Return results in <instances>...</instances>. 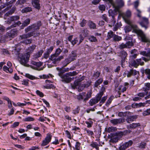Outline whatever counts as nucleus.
<instances>
[{
  "label": "nucleus",
  "mask_w": 150,
  "mask_h": 150,
  "mask_svg": "<svg viewBox=\"0 0 150 150\" xmlns=\"http://www.w3.org/2000/svg\"><path fill=\"white\" fill-rule=\"evenodd\" d=\"M41 22L38 21L36 23L33 24L26 28L25 29V33H27L30 31H32L28 33H27L24 34L20 36V38L21 40L25 39L22 41V43L25 44L31 43L32 40L30 39H27L32 36L34 37L38 36L40 35V33L37 32L36 31L39 29L40 28L41 26Z\"/></svg>",
  "instance_id": "nucleus-1"
},
{
  "label": "nucleus",
  "mask_w": 150,
  "mask_h": 150,
  "mask_svg": "<svg viewBox=\"0 0 150 150\" xmlns=\"http://www.w3.org/2000/svg\"><path fill=\"white\" fill-rule=\"evenodd\" d=\"M130 25L126 26L124 30L125 32L128 33L132 29H133V32L137 34L139 36V38L141 41L144 42H147L149 41V40L146 37L145 34L142 31L140 30L135 25L132 24H129Z\"/></svg>",
  "instance_id": "nucleus-2"
},
{
  "label": "nucleus",
  "mask_w": 150,
  "mask_h": 150,
  "mask_svg": "<svg viewBox=\"0 0 150 150\" xmlns=\"http://www.w3.org/2000/svg\"><path fill=\"white\" fill-rule=\"evenodd\" d=\"M14 52L15 54H18V59L20 63L23 65H25L28 61L30 54L28 53L24 54L19 53L18 51H16V49H15Z\"/></svg>",
  "instance_id": "nucleus-3"
},
{
  "label": "nucleus",
  "mask_w": 150,
  "mask_h": 150,
  "mask_svg": "<svg viewBox=\"0 0 150 150\" xmlns=\"http://www.w3.org/2000/svg\"><path fill=\"white\" fill-rule=\"evenodd\" d=\"M140 54L146 57L147 58L142 57L141 58L136 59V61L137 62V64H138V66L139 65H144V62H143L142 61V59L146 62L150 60V49H149L147 52H146V51H144L141 52Z\"/></svg>",
  "instance_id": "nucleus-4"
},
{
  "label": "nucleus",
  "mask_w": 150,
  "mask_h": 150,
  "mask_svg": "<svg viewBox=\"0 0 150 150\" xmlns=\"http://www.w3.org/2000/svg\"><path fill=\"white\" fill-rule=\"evenodd\" d=\"M103 94V91H102L97 94L95 98H92L89 101V104L90 105L92 106L98 103L100 100Z\"/></svg>",
  "instance_id": "nucleus-5"
},
{
  "label": "nucleus",
  "mask_w": 150,
  "mask_h": 150,
  "mask_svg": "<svg viewBox=\"0 0 150 150\" xmlns=\"http://www.w3.org/2000/svg\"><path fill=\"white\" fill-rule=\"evenodd\" d=\"M131 15V11L129 10H127L125 13H123L122 14V16L126 23L128 24L131 23V22L129 18Z\"/></svg>",
  "instance_id": "nucleus-6"
},
{
  "label": "nucleus",
  "mask_w": 150,
  "mask_h": 150,
  "mask_svg": "<svg viewBox=\"0 0 150 150\" xmlns=\"http://www.w3.org/2000/svg\"><path fill=\"white\" fill-rule=\"evenodd\" d=\"M114 8L113 10L110 9L108 11L109 16H111L112 18H114L115 16H116L117 14V12H120L119 7L118 6H116L114 4V5H112Z\"/></svg>",
  "instance_id": "nucleus-7"
},
{
  "label": "nucleus",
  "mask_w": 150,
  "mask_h": 150,
  "mask_svg": "<svg viewBox=\"0 0 150 150\" xmlns=\"http://www.w3.org/2000/svg\"><path fill=\"white\" fill-rule=\"evenodd\" d=\"M49 59L52 61V63L56 64L58 63L61 59H63V57L62 56L59 57L53 54L51 55Z\"/></svg>",
  "instance_id": "nucleus-8"
},
{
  "label": "nucleus",
  "mask_w": 150,
  "mask_h": 150,
  "mask_svg": "<svg viewBox=\"0 0 150 150\" xmlns=\"http://www.w3.org/2000/svg\"><path fill=\"white\" fill-rule=\"evenodd\" d=\"M140 22V24L146 29L148 27V24L149 23L148 19L145 17H142L139 19Z\"/></svg>",
  "instance_id": "nucleus-9"
},
{
  "label": "nucleus",
  "mask_w": 150,
  "mask_h": 150,
  "mask_svg": "<svg viewBox=\"0 0 150 150\" xmlns=\"http://www.w3.org/2000/svg\"><path fill=\"white\" fill-rule=\"evenodd\" d=\"M119 56L121 57V65L123 67V63L125 62L126 57L127 55V52L124 50H121L119 53Z\"/></svg>",
  "instance_id": "nucleus-10"
},
{
  "label": "nucleus",
  "mask_w": 150,
  "mask_h": 150,
  "mask_svg": "<svg viewBox=\"0 0 150 150\" xmlns=\"http://www.w3.org/2000/svg\"><path fill=\"white\" fill-rule=\"evenodd\" d=\"M17 30L16 29L14 28L8 32L6 34V35L8 37L13 38L17 35Z\"/></svg>",
  "instance_id": "nucleus-11"
},
{
  "label": "nucleus",
  "mask_w": 150,
  "mask_h": 150,
  "mask_svg": "<svg viewBox=\"0 0 150 150\" xmlns=\"http://www.w3.org/2000/svg\"><path fill=\"white\" fill-rule=\"evenodd\" d=\"M67 73L64 74V75L61 77L62 79L61 81L64 83H69L73 80L74 78L70 77L67 74Z\"/></svg>",
  "instance_id": "nucleus-12"
},
{
  "label": "nucleus",
  "mask_w": 150,
  "mask_h": 150,
  "mask_svg": "<svg viewBox=\"0 0 150 150\" xmlns=\"http://www.w3.org/2000/svg\"><path fill=\"white\" fill-rule=\"evenodd\" d=\"M52 137V135L50 134H47L45 139L42 141V143L41 145V146H43L48 144L51 141Z\"/></svg>",
  "instance_id": "nucleus-13"
},
{
  "label": "nucleus",
  "mask_w": 150,
  "mask_h": 150,
  "mask_svg": "<svg viewBox=\"0 0 150 150\" xmlns=\"http://www.w3.org/2000/svg\"><path fill=\"white\" fill-rule=\"evenodd\" d=\"M6 6L7 7L2 11L4 13L10 9L12 6V5H9V4H8V2L6 3H3L0 6V11Z\"/></svg>",
  "instance_id": "nucleus-14"
},
{
  "label": "nucleus",
  "mask_w": 150,
  "mask_h": 150,
  "mask_svg": "<svg viewBox=\"0 0 150 150\" xmlns=\"http://www.w3.org/2000/svg\"><path fill=\"white\" fill-rule=\"evenodd\" d=\"M125 119L122 118L114 119L110 121V122L113 124V125H115L118 124L123 123L125 122Z\"/></svg>",
  "instance_id": "nucleus-15"
},
{
  "label": "nucleus",
  "mask_w": 150,
  "mask_h": 150,
  "mask_svg": "<svg viewBox=\"0 0 150 150\" xmlns=\"http://www.w3.org/2000/svg\"><path fill=\"white\" fill-rule=\"evenodd\" d=\"M133 143V142L131 140H129L128 142H127L121 146V148L122 150H124L128 148L129 147L131 146Z\"/></svg>",
  "instance_id": "nucleus-16"
},
{
  "label": "nucleus",
  "mask_w": 150,
  "mask_h": 150,
  "mask_svg": "<svg viewBox=\"0 0 150 150\" xmlns=\"http://www.w3.org/2000/svg\"><path fill=\"white\" fill-rule=\"evenodd\" d=\"M84 77L82 76L80 79L76 80L74 83V85L72 86V87L74 88H76L77 86H79V85L81 84V82L84 79Z\"/></svg>",
  "instance_id": "nucleus-17"
},
{
  "label": "nucleus",
  "mask_w": 150,
  "mask_h": 150,
  "mask_svg": "<svg viewBox=\"0 0 150 150\" xmlns=\"http://www.w3.org/2000/svg\"><path fill=\"white\" fill-rule=\"evenodd\" d=\"M139 72L133 69H131L129 71H127V76L128 77H130L132 76H135Z\"/></svg>",
  "instance_id": "nucleus-18"
},
{
  "label": "nucleus",
  "mask_w": 150,
  "mask_h": 150,
  "mask_svg": "<svg viewBox=\"0 0 150 150\" xmlns=\"http://www.w3.org/2000/svg\"><path fill=\"white\" fill-rule=\"evenodd\" d=\"M140 125L139 123H132L127 126L128 129H134L136 127H139Z\"/></svg>",
  "instance_id": "nucleus-19"
},
{
  "label": "nucleus",
  "mask_w": 150,
  "mask_h": 150,
  "mask_svg": "<svg viewBox=\"0 0 150 150\" xmlns=\"http://www.w3.org/2000/svg\"><path fill=\"white\" fill-rule=\"evenodd\" d=\"M19 19V16H12L8 18V22L10 23L11 22L18 21Z\"/></svg>",
  "instance_id": "nucleus-20"
},
{
  "label": "nucleus",
  "mask_w": 150,
  "mask_h": 150,
  "mask_svg": "<svg viewBox=\"0 0 150 150\" xmlns=\"http://www.w3.org/2000/svg\"><path fill=\"white\" fill-rule=\"evenodd\" d=\"M39 0H32V4L34 7L39 9L40 8Z\"/></svg>",
  "instance_id": "nucleus-21"
},
{
  "label": "nucleus",
  "mask_w": 150,
  "mask_h": 150,
  "mask_svg": "<svg viewBox=\"0 0 150 150\" xmlns=\"http://www.w3.org/2000/svg\"><path fill=\"white\" fill-rule=\"evenodd\" d=\"M76 52V50L72 51L71 53L69 54V57L71 59L72 61H73L75 59V57H76L77 54Z\"/></svg>",
  "instance_id": "nucleus-22"
},
{
  "label": "nucleus",
  "mask_w": 150,
  "mask_h": 150,
  "mask_svg": "<svg viewBox=\"0 0 150 150\" xmlns=\"http://www.w3.org/2000/svg\"><path fill=\"white\" fill-rule=\"evenodd\" d=\"M145 105L146 104L145 103H134L132 104V107L133 108H136L141 107H144Z\"/></svg>",
  "instance_id": "nucleus-23"
},
{
  "label": "nucleus",
  "mask_w": 150,
  "mask_h": 150,
  "mask_svg": "<svg viewBox=\"0 0 150 150\" xmlns=\"http://www.w3.org/2000/svg\"><path fill=\"white\" fill-rule=\"evenodd\" d=\"M90 84L91 83L87 82L86 83L83 84V86H82V87L79 86L78 87V90L80 92L82 91L83 90L84 88H87L90 85Z\"/></svg>",
  "instance_id": "nucleus-24"
},
{
  "label": "nucleus",
  "mask_w": 150,
  "mask_h": 150,
  "mask_svg": "<svg viewBox=\"0 0 150 150\" xmlns=\"http://www.w3.org/2000/svg\"><path fill=\"white\" fill-rule=\"evenodd\" d=\"M57 69L58 71V75L60 77L64 75L63 74L65 72V70L63 68H57Z\"/></svg>",
  "instance_id": "nucleus-25"
},
{
  "label": "nucleus",
  "mask_w": 150,
  "mask_h": 150,
  "mask_svg": "<svg viewBox=\"0 0 150 150\" xmlns=\"http://www.w3.org/2000/svg\"><path fill=\"white\" fill-rule=\"evenodd\" d=\"M3 70L7 73H11L13 71V69L11 67H8L6 66H4L3 67Z\"/></svg>",
  "instance_id": "nucleus-26"
},
{
  "label": "nucleus",
  "mask_w": 150,
  "mask_h": 150,
  "mask_svg": "<svg viewBox=\"0 0 150 150\" xmlns=\"http://www.w3.org/2000/svg\"><path fill=\"white\" fill-rule=\"evenodd\" d=\"M71 59H70L69 57L68 58L66 59L63 62V65L64 67L67 66V65L72 61Z\"/></svg>",
  "instance_id": "nucleus-27"
},
{
  "label": "nucleus",
  "mask_w": 150,
  "mask_h": 150,
  "mask_svg": "<svg viewBox=\"0 0 150 150\" xmlns=\"http://www.w3.org/2000/svg\"><path fill=\"white\" fill-rule=\"evenodd\" d=\"M16 9V7L15 6H13L10 10L6 13L5 14V16H8L9 15H12Z\"/></svg>",
  "instance_id": "nucleus-28"
},
{
  "label": "nucleus",
  "mask_w": 150,
  "mask_h": 150,
  "mask_svg": "<svg viewBox=\"0 0 150 150\" xmlns=\"http://www.w3.org/2000/svg\"><path fill=\"white\" fill-rule=\"evenodd\" d=\"M136 118V117L135 116H132L129 117L128 118H127L126 120V121L128 123H130L132 121H133Z\"/></svg>",
  "instance_id": "nucleus-29"
},
{
  "label": "nucleus",
  "mask_w": 150,
  "mask_h": 150,
  "mask_svg": "<svg viewBox=\"0 0 150 150\" xmlns=\"http://www.w3.org/2000/svg\"><path fill=\"white\" fill-rule=\"evenodd\" d=\"M36 46L35 45H33L30 46L28 49V52L27 53H31L33 52L34 50L35 49Z\"/></svg>",
  "instance_id": "nucleus-30"
},
{
  "label": "nucleus",
  "mask_w": 150,
  "mask_h": 150,
  "mask_svg": "<svg viewBox=\"0 0 150 150\" xmlns=\"http://www.w3.org/2000/svg\"><path fill=\"white\" fill-rule=\"evenodd\" d=\"M88 26L91 29H95L96 28V24L91 21H89Z\"/></svg>",
  "instance_id": "nucleus-31"
},
{
  "label": "nucleus",
  "mask_w": 150,
  "mask_h": 150,
  "mask_svg": "<svg viewBox=\"0 0 150 150\" xmlns=\"http://www.w3.org/2000/svg\"><path fill=\"white\" fill-rule=\"evenodd\" d=\"M32 11V8L30 7H26L23 9L21 12L23 13H26L28 12H30Z\"/></svg>",
  "instance_id": "nucleus-32"
},
{
  "label": "nucleus",
  "mask_w": 150,
  "mask_h": 150,
  "mask_svg": "<svg viewBox=\"0 0 150 150\" xmlns=\"http://www.w3.org/2000/svg\"><path fill=\"white\" fill-rule=\"evenodd\" d=\"M145 87L143 88V90L146 92L147 91H149L150 89V83H145Z\"/></svg>",
  "instance_id": "nucleus-33"
},
{
  "label": "nucleus",
  "mask_w": 150,
  "mask_h": 150,
  "mask_svg": "<svg viewBox=\"0 0 150 150\" xmlns=\"http://www.w3.org/2000/svg\"><path fill=\"white\" fill-rule=\"evenodd\" d=\"M117 130V128L116 127H108L107 129V132L110 133L112 132Z\"/></svg>",
  "instance_id": "nucleus-34"
},
{
  "label": "nucleus",
  "mask_w": 150,
  "mask_h": 150,
  "mask_svg": "<svg viewBox=\"0 0 150 150\" xmlns=\"http://www.w3.org/2000/svg\"><path fill=\"white\" fill-rule=\"evenodd\" d=\"M119 140V138L117 137H112L110 142L111 143H117Z\"/></svg>",
  "instance_id": "nucleus-35"
},
{
  "label": "nucleus",
  "mask_w": 150,
  "mask_h": 150,
  "mask_svg": "<svg viewBox=\"0 0 150 150\" xmlns=\"http://www.w3.org/2000/svg\"><path fill=\"white\" fill-rule=\"evenodd\" d=\"M103 79L102 78H100L98 80H97L95 82L94 85V86L95 87H97L98 86V85H100L103 82Z\"/></svg>",
  "instance_id": "nucleus-36"
},
{
  "label": "nucleus",
  "mask_w": 150,
  "mask_h": 150,
  "mask_svg": "<svg viewBox=\"0 0 150 150\" xmlns=\"http://www.w3.org/2000/svg\"><path fill=\"white\" fill-rule=\"evenodd\" d=\"M145 71V73L147 75V77L148 79H150V69H147L144 70L143 72H142V73H144V72Z\"/></svg>",
  "instance_id": "nucleus-37"
},
{
  "label": "nucleus",
  "mask_w": 150,
  "mask_h": 150,
  "mask_svg": "<svg viewBox=\"0 0 150 150\" xmlns=\"http://www.w3.org/2000/svg\"><path fill=\"white\" fill-rule=\"evenodd\" d=\"M116 1L119 5L117 6L119 7V9L120 8L124 6V3L122 0H116Z\"/></svg>",
  "instance_id": "nucleus-38"
},
{
  "label": "nucleus",
  "mask_w": 150,
  "mask_h": 150,
  "mask_svg": "<svg viewBox=\"0 0 150 150\" xmlns=\"http://www.w3.org/2000/svg\"><path fill=\"white\" fill-rule=\"evenodd\" d=\"M30 20L29 18H27L25 19L22 24V25L24 27H25L30 24Z\"/></svg>",
  "instance_id": "nucleus-39"
},
{
  "label": "nucleus",
  "mask_w": 150,
  "mask_h": 150,
  "mask_svg": "<svg viewBox=\"0 0 150 150\" xmlns=\"http://www.w3.org/2000/svg\"><path fill=\"white\" fill-rule=\"evenodd\" d=\"M88 40L91 42H95L97 41V39L96 38L93 36H90L88 37Z\"/></svg>",
  "instance_id": "nucleus-40"
},
{
  "label": "nucleus",
  "mask_w": 150,
  "mask_h": 150,
  "mask_svg": "<svg viewBox=\"0 0 150 150\" xmlns=\"http://www.w3.org/2000/svg\"><path fill=\"white\" fill-rule=\"evenodd\" d=\"M78 72H77L76 71H74L68 72L67 73V74L69 76H76L78 74Z\"/></svg>",
  "instance_id": "nucleus-41"
},
{
  "label": "nucleus",
  "mask_w": 150,
  "mask_h": 150,
  "mask_svg": "<svg viewBox=\"0 0 150 150\" xmlns=\"http://www.w3.org/2000/svg\"><path fill=\"white\" fill-rule=\"evenodd\" d=\"M85 96V93H82L77 96V98L79 100H82L83 99L84 97Z\"/></svg>",
  "instance_id": "nucleus-42"
},
{
  "label": "nucleus",
  "mask_w": 150,
  "mask_h": 150,
  "mask_svg": "<svg viewBox=\"0 0 150 150\" xmlns=\"http://www.w3.org/2000/svg\"><path fill=\"white\" fill-rule=\"evenodd\" d=\"M31 63L33 65H35L38 67H40L41 66L42 64V63L40 62H37L33 61H32Z\"/></svg>",
  "instance_id": "nucleus-43"
},
{
  "label": "nucleus",
  "mask_w": 150,
  "mask_h": 150,
  "mask_svg": "<svg viewBox=\"0 0 150 150\" xmlns=\"http://www.w3.org/2000/svg\"><path fill=\"white\" fill-rule=\"evenodd\" d=\"M115 35V34H113V33L112 31H110L108 33L107 35L108 38L109 39L112 38H113L114 35Z\"/></svg>",
  "instance_id": "nucleus-44"
},
{
  "label": "nucleus",
  "mask_w": 150,
  "mask_h": 150,
  "mask_svg": "<svg viewBox=\"0 0 150 150\" xmlns=\"http://www.w3.org/2000/svg\"><path fill=\"white\" fill-rule=\"evenodd\" d=\"M150 115V108L147 109L146 110L144 111L142 113V115L144 116H146Z\"/></svg>",
  "instance_id": "nucleus-45"
},
{
  "label": "nucleus",
  "mask_w": 150,
  "mask_h": 150,
  "mask_svg": "<svg viewBox=\"0 0 150 150\" xmlns=\"http://www.w3.org/2000/svg\"><path fill=\"white\" fill-rule=\"evenodd\" d=\"M130 64L132 66L136 68L138 66V64H137L136 60H134L133 61H132L131 62V63Z\"/></svg>",
  "instance_id": "nucleus-46"
},
{
  "label": "nucleus",
  "mask_w": 150,
  "mask_h": 150,
  "mask_svg": "<svg viewBox=\"0 0 150 150\" xmlns=\"http://www.w3.org/2000/svg\"><path fill=\"white\" fill-rule=\"evenodd\" d=\"M43 52V50H41L38 52V53L36 54L35 55V57L37 58L40 57Z\"/></svg>",
  "instance_id": "nucleus-47"
},
{
  "label": "nucleus",
  "mask_w": 150,
  "mask_h": 150,
  "mask_svg": "<svg viewBox=\"0 0 150 150\" xmlns=\"http://www.w3.org/2000/svg\"><path fill=\"white\" fill-rule=\"evenodd\" d=\"M84 130L86 132L87 134L89 136H92L94 134V133L92 131L90 130L87 128H85Z\"/></svg>",
  "instance_id": "nucleus-48"
},
{
  "label": "nucleus",
  "mask_w": 150,
  "mask_h": 150,
  "mask_svg": "<svg viewBox=\"0 0 150 150\" xmlns=\"http://www.w3.org/2000/svg\"><path fill=\"white\" fill-rule=\"evenodd\" d=\"M25 76L27 78L32 80L35 79L37 78L35 76L28 74H26L25 75Z\"/></svg>",
  "instance_id": "nucleus-49"
},
{
  "label": "nucleus",
  "mask_w": 150,
  "mask_h": 150,
  "mask_svg": "<svg viewBox=\"0 0 150 150\" xmlns=\"http://www.w3.org/2000/svg\"><path fill=\"white\" fill-rule=\"evenodd\" d=\"M26 1V0H18L17 1L16 4V6L19 4H23L25 3Z\"/></svg>",
  "instance_id": "nucleus-50"
},
{
  "label": "nucleus",
  "mask_w": 150,
  "mask_h": 150,
  "mask_svg": "<svg viewBox=\"0 0 150 150\" xmlns=\"http://www.w3.org/2000/svg\"><path fill=\"white\" fill-rule=\"evenodd\" d=\"M113 39L115 41H119L121 40L122 38L115 34V35H114Z\"/></svg>",
  "instance_id": "nucleus-51"
},
{
  "label": "nucleus",
  "mask_w": 150,
  "mask_h": 150,
  "mask_svg": "<svg viewBox=\"0 0 150 150\" xmlns=\"http://www.w3.org/2000/svg\"><path fill=\"white\" fill-rule=\"evenodd\" d=\"M35 119L31 117H28L25 118L24 120L25 121H34Z\"/></svg>",
  "instance_id": "nucleus-52"
},
{
  "label": "nucleus",
  "mask_w": 150,
  "mask_h": 150,
  "mask_svg": "<svg viewBox=\"0 0 150 150\" xmlns=\"http://www.w3.org/2000/svg\"><path fill=\"white\" fill-rule=\"evenodd\" d=\"M81 143L79 142H77L75 145L74 149L76 150H80Z\"/></svg>",
  "instance_id": "nucleus-53"
},
{
  "label": "nucleus",
  "mask_w": 150,
  "mask_h": 150,
  "mask_svg": "<svg viewBox=\"0 0 150 150\" xmlns=\"http://www.w3.org/2000/svg\"><path fill=\"white\" fill-rule=\"evenodd\" d=\"M86 123L87 125V127L88 128H91L92 127L93 122L91 121H89L88 122H85Z\"/></svg>",
  "instance_id": "nucleus-54"
},
{
  "label": "nucleus",
  "mask_w": 150,
  "mask_h": 150,
  "mask_svg": "<svg viewBox=\"0 0 150 150\" xmlns=\"http://www.w3.org/2000/svg\"><path fill=\"white\" fill-rule=\"evenodd\" d=\"M107 98V96H105L102 98L99 103L100 106H101L102 104L104 103Z\"/></svg>",
  "instance_id": "nucleus-55"
},
{
  "label": "nucleus",
  "mask_w": 150,
  "mask_h": 150,
  "mask_svg": "<svg viewBox=\"0 0 150 150\" xmlns=\"http://www.w3.org/2000/svg\"><path fill=\"white\" fill-rule=\"evenodd\" d=\"M100 73L98 71H96V72H94L93 75V77L95 78L96 79H97L99 77Z\"/></svg>",
  "instance_id": "nucleus-56"
},
{
  "label": "nucleus",
  "mask_w": 150,
  "mask_h": 150,
  "mask_svg": "<svg viewBox=\"0 0 150 150\" xmlns=\"http://www.w3.org/2000/svg\"><path fill=\"white\" fill-rule=\"evenodd\" d=\"M86 23V21L84 19H83L80 23V24L81 27H83L85 26Z\"/></svg>",
  "instance_id": "nucleus-57"
},
{
  "label": "nucleus",
  "mask_w": 150,
  "mask_h": 150,
  "mask_svg": "<svg viewBox=\"0 0 150 150\" xmlns=\"http://www.w3.org/2000/svg\"><path fill=\"white\" fill-rule=\"evenodd\" d=\"M62 51L60 48H58L56 50L54 54H55L56 55L58 56L60 54Z\"/></svg>",
  "instance_id": "nucleus-58"
},
{
  "label": "nucleus",
  "mask_w": 150,
  "mask_h": 150,
  "mask_svg": "<svg viewBox=\"0 0 150 150\" xmlns=\"http://www.w3.org/2000/svg\"><path fill=\"white\" fill-rule=\"evenodd\" d=\"M127 113V112H120L118 113V115L119 117H125Z\"/></svg>",
  "instance_id": "nucleus-59"
},
{
  "label": "nucleus",
  "mask_w": 150,
  "mask_h": 150,
  "mask_svg": "<svg viewBox=\"0 0 150 150\" xmlns=\"http://www.w3.org/2000/svg\"><path fill=\"white\" fill-rule=\"evenodd\" d=\"M146 146V144L145 142L141 143L139 146V148L141 149H144Z\"/></svg>",
  "instance_id": "nucleus-60"
},
{
  "label": "nucleus",
  "mask_w": 150,
  "mask_h": 150,
  "mask_svg": "<svg viewBox=\"0 0 150 150\" xmlns=\"http://www.w3.org/2000/svg\"><path fill=\"white\" fill-rule=\"evenodd\" d=\"M127 88L126 87L120 86H119V90L121 92H124L126 90Z\"/></svg>",
  "instance_id": "nucleus-61"
},
{
  "label": "nucleus",
  "mask_w": 150,
  "mask_h": 150,
  "mask_svg": "<svg viewBox=\"0 0 150 150\" xmlns=\"http://www.w3.org/2000/svg\"><path fill=\"white\" fill-rule=\"evenodd\" d=\"M90 146L93 148H96L97 149L98 148V144L97 142H96L92 143L90 144Z\"/></svg>",
  "instance_id": "nucleus-62"
},
{
  "label": "nucleus",
  "mask_w": 150,
  "mask_h": 150,
  "mask_svg": "<svg viewBox=\"0 0 150 150\" xmlns=\"http://www.w3.org/2000/svg\"><path fill=\"white\" fill-rule=\"evenodd\" d=\"M102 18L105 21L108 22V19L107 17V15L105 14L101 16Z\"/></svg>",
  "instance_id": "nucleus-63"
},
{
  "label": "nucleus",
  "mask_w": 150,
  "mask_h": 150,
  "mask_svg": "<svg viewBox=\"0 0 150 150\" xmlns=\"http://www.w3.org/2000/svg\"><path fill=\"white\" fill-rule=\"evenodd\" d=\"M99 9L101 11H105V7L103 5H101L98 6Z\"/></svg>",
  "instance_id": "nucleus-64"
}]
</instances>
